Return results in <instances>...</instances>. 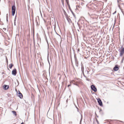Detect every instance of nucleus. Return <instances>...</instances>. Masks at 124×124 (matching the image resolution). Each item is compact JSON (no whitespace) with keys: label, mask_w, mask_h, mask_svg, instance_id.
<instances>
[{"label":"nucleus","mask_w":124,"mask_h":124,"mask_svg":"<svg viewBox=\"0 0 124 124\" xmlns=\"http://www.w3.org/2000/svg\"><path fill=\"white\" fill-rule=\"evenodd\" d=\"M48 62L49 63V61H48Z\"/></svg>","instance_id":"30"},{"label":"nucleus","mask_w":124,"mask_h":124,"mask_svg":"<svg viewBox=\"0 0 124 124\" xmlns=\"http://www.w3.org/2000/svg\"><path fill=\"white\" fill-rule=\"evenodd\" d=\"M82 71L83 72V70L84 71V67H83L82 66L81 67Z\"/></svg>","instance_id":"16"},{"label":"nucleus","mask_w":124,"mask_h":124,"mask_svg":"<svg viewBox=\"0 0 124 124\" xmlns=\"http://www.w3.org/2000/svg\"><path fill=\"white\" fill-rule=\"evenodd\" d=\"M81 121L82 120V115L81 114Z\"/></svg>","instance_id":"18"},{"label":"nucleus","mask_w":124,"mask_h":124,"mask_svg":"<svg viewBox=\"0 0 124 124\" xmlns=\"http://www.w3.org/2000/svg\"><path fill=\"white\" fill-rule=\"evenodd\" d=\"M17 73V71L16 70V69H14L12 71V74L14 75L15 76L16 75Z\"/></svg>","instance_id":"4"},{"label":"nucleus","mask_w":124,"mask_h":124,"mask_svg":"<svg viewBox=\"0 0 124 124\" xmlns=\"http://www.w3.org/2000/svg\"><path fill=\"white\" fill-rule=\"evenodd\" d=\"M67 2V3H68V2H69V0H66Z\"/></svg>","instance_id":"24"},{"label":"nucleus","mask_w":124,"mask_h":124,"mask_svg":"<svg viewBox=\"0 0 124 124\" xmlns=\"http://www.w3.org/2000/svg\"><path fill=\"white\" fill-rule=\"evenodd\" d=\"M9 87V86L6 85H5L3 86V88L5 90L7 89Z\"/></svg>","instance_id":"9"},{"label":"nucleus","mask_w":124,"mask_h":124,"mask_svg":"<svg viewBox=\"0 0 124 124\" xmlns=\"http://www.w3.org/2000/svg\"><path fill=\"white\" fill-rule=\"evenodd\" d=\"M16 7L15 6V5H13L12 6V15L13 16H14V14L15 13L16 11Z\"/></svg>","instance_id":"1"},{"label":"nucleus","mask_w":124,"mask_h":124,"mask_svg":"<svg viewBox=\"0 0 124 124\" xmlns=\"http://www.w3.org/2000/svg\"><path fill=\"white\" fill-rule=\"evenodd\" d=\"M71 85V84H70V85H68V87H69V86H70Z\"/></svg>","instance_id":"21"},{"label":"nucleus","mask_w":124,"mask_h":124,"mask_svg":"<svg viewBox=\"0 0 124 124\" xmlns=\"http://www.w3.org/2000/svg\"><path fill=\"white\" fill-rule=\"evenodd\" d=\"M119 68L118 65H116L114 68L113 70L115 71H116L118 70Z\"/></svg>","instance_id":"7"},{"label":"nucleus","mask_w":124,"mask_h":124,"mask_svg":"<svg viewBox=\"0 0 124 124\" xmlns=\"http://www.w3.org/2000/svg\"><path fill=\"white\" fill-rule=\"evenodd\" d=\"M116 11H115V12H114V13H113V14H115L116 13Z\"/></svg>","instance_id":"23"},{"label":"nucleus","mask_w":124,"mask_h":124,"mask_svg":"<svg viewBox=\"0 0 124 124\" xmlns=\"http://www.w3.org/2000/svg\"><path fill=\"white\" fill-rule=\"evenodd\" d=\"M6 18L8 19V14H7L6 15Z\"/></svg>","instance_id":"17"},{"label":"nucleus","mask_w":124,"mask_h":124,"mask_svg":"<svg viewBox=\"0 0 124 124\" xmlns=\"http://www.w3.org/2000/svg\"><path fill=\"white\" fill-rule=\"evenodd\" d=\"M96 121L97 122V123H98V124L99 123V122H98V120L97 119L96 120Z\"/></svg>","instance_id":"22"},{"label":"nucleus","mask_w":124,"mask_h":124,"mask_svg":"<svg viewBox=\"0 0 124 124\" xmlns=\"http://www.w3.org/2000/svg\"><path fill=\"white\" fill-rule=\"evenodd\" d=\"M6 19H7V21H8V19L6 18Z\"/></svg>","instance_id":"28"},{"label":"nucleus","mask_w":124,"mask_h":124,"mask_svg":"<svg viewBox=\"0 0 124 124\" xmlns=\"http://www.w3.org/2000/svg\"><path fill=\"white\" fill-rule=\"evenodd\" d=\"M13 66V64H12V63L10 64L9 66V68L10 69H11Z\"/></svg>","instance_id":"12"},{"label":"nucleus","mask_w":124,"mask_h":124,"mask_svg":"<svg viewBox=\"0 0 124 124\" xmlns=\"http://www.w3.org/2000/svg\"><path fill=\"white\" fill-rule=\"evenodd\" d=\"M21 124H23V122H22V123H21Z\"/></svg>","instance_id":"27"},{"label":"nucleus","mask_w":124,"mask_h":124,"mask_svg":"<svg viewBox=\"0 0 124 124\" xmlns=\"http://www.w3.org/2000/svg\"><path fill=\"white\" fill-rule=\"evenodd\" d=\"M97 101L99 104L100 106H102V102L101 100L100 99L98 98L97 99Z\"/></svg>","instance_id":"5"},{"label":"nucleus","mask_w":124,"mask_h":124,"mask_svg":"<svg viewBox=\"0 0 124 124\" xmlns=\"http://www.w3.org/2000/svg\"><path fill=\"white\" fill-rule=\"evenodd\" d=\"M91 89L94 92H95L97 91V89L95 85H92L91 86Z\"/></svg>","instance_id":"3"},{"label":"nucleus","mask_w":124,"mask_h":124,"mask_svg":"<svg viewBox=\"0 0 124 124\" xmlns=\"http://www.w3.org/2000/svg\"><path fill=\"white\" fill-rule=\"evenodd\" d=\"M18 95L20 99H22L23 98L22 94L19 91V93H18Z\"/></svg>","instance_id":"8"},{"label":"nucleus","mask_w":124,"mask_h":124,"mask_svg":"<svg viewBox=\"0 0 124 124\" xmlns=\"http://www.w3.org/2000/svg\"><path fill=\"white\" fill-rule=\"evenodd\" d=\"M16 16L15 17V19H14V25L15 26L16 25Z\"/></svg>","instance_id":"14"},{"label":"nucleus","mask_w":124,"mask_h":124,"mask_svg":"<svg viewBox=\"0 0 124 124\" xmlns=\"http://www.w3.org/2000/svg\"><path fill=\"white\" fill-rule=\"evenodd\" d=\"M72 123V122H69V124H71Z\"/></svg>","instance_id":"20"},{"label":"nucleus","mask_w":124,"mask_h":124,"mask_svg":"<svg viewBox=\"0 0 124 124\" xmlns=\"http://www.w3.org/2000/svg\"><path fill=\"white\" fill-rule=\"evenodd\" d=\"M7 62H8V61L7 60Z\"/></svg>","instance_id":"31"},{"label":"nucleus","mask_w":124,"mask_h":124,"mask_svg":"<svg viewBox=\"0 0 124 124\" xmlns=\"http://www.w3.org/2000/svg\"><path fill=\"white\" fill-rule=\"evenodd\" d=\"M119 51L120 52V56H122L124 53V47L121 50L119 49Z\"/></svg>","instance_id":"2"},{"label":"nucleus","mask_w":124,"mask_h":124,"mask_svg":"<svg viewBox=\"0 0 124 124\" xmlns=\"http://www.w3.org/2000/svg\"><path fill=\"white\" fill-rule=\"evenodd\" d=\"M66 18L69 23H72V21L71 19L68 16H66Z\"/></svg>","instance_id":"6"},{"label":"nucleus","mask_w":124,"mask_h":124,"mask_svg":"<svg viewBox=\"0 0 124 124\" xmlns=\"http://www.w3.org/2000/svg\"><path fill=\"white\" fill-rule=\"evenodd\" d=\"M71 12L72 14L73 15L74 17H75V18L76 19V16L74 14V13L72 11H71Z\"/></svg>","instance_id":"15"},{"label":"nucleus","mask_w":124,"mask_h":124,"mask_svg":"<svg viewBox=\"0 0 124 124\" xmlns=\"http://www.w3.org/2000/svg\"><path fill=\"white\" fill-rule=\"evenodd\" d=\"M118 0H117V2H118Z\"/></svg>","instance_id":"29"},{"label":"nucleus","mask_w":124,"mask_h":124,"mask_svg":"<svg viewBox=\"0 0 124 124\" xmlns=\"http://www.w3.org/2000/svg\"><path fill=\"white\" fill-rule=\"evenodd\" d=\"M3 30H6V29L5 28H3Z\"/></svg>","instance_id":"26"},{"label":"nucleus","mask_w":124,"mask_h":124,"mask_svg":"<svg viewBox=\"0 0 124 124\" xmlns=\"http://www.w3.org/2000/svg\"><path fill=\"white\" fill-rule=\"evenodd\" d=\"M0 50L3 51V49L0 48Z\"/></svg>","instance_id":"25"},{"label":"nucleus","mask_w":124,"mask_h":124,"mask_svg":"<svg viewBox=\"0 0 124 124\" xmlns=\"http://www.w3.org/2000/svg\"><path fill=\"white\" fill-rule=\"evenodd\" d=\"M87 70L85 72H86L87 74H88L90 70L89 68L87 67Z\"/></svg>","instance_id":"11"},{"label":"nucleus","mask_w":124,"mask_h":124,"mask_svg":"<svg viewBox=\"0 0 124 124\" xmlns=\"http://www.w3.org/2000/svg\"><path fill=\"white\" fill-rule=\"evenodd\" d=\"M12 113H13V114L15 116H16V111H12Z\"/></svg>","instance_id":"13"},{"label":"nucleus","mask_w":124,"mask_h":124,"mask_svg":"<svg viewBox=\"0 0 124 124\" xmlns=\"http://www.w3.org/2000/svg\"><path fill=\"white\" fill-rule=\"evenodd\" d=\"M75 62L76 63V65L77 67H78V61L77 58H75Z\"/></svg>","instance_id":"10"},{"label":"nucleus","mask_w":124,"mask_h":124,"mask_svg":"<svg viewBox=\"0 0 124 124\" xmlns=\"http://www.w3.org/2000/svg\"><path fill=\"white\" fill-rule=\"evenodd\" d=\"M77 111L78 112H79V110L78 108H77Z\"/></svg>","instance_id":"19"}]
</instances>
